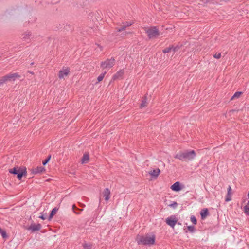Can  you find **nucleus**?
<instances>
[{
  "label": "nucleus",
  "mask_w": 249,
  "mask_h": 249,
  "mask_svg": "<svg viewBox=\"0 0 249 249\" xmlns=\"http://www.w3.org/2000/svg\"><path fill=\"white\" fill-rule=\"evenodd\" d=\"M156 236L153 233H149L144 236H138L136 240L138 244L151 246L154 244Z\"/></svg>",
  "instance_id": "obj_1"
},
{
  "label": "nucleus",
  "mask_w": 249,
  "mask_h": 249,
  "mask_svg": "<svg viewBox=\"0 0 249 249\" xmlns=\"http://www.w3.org/2000/svg\"><path fill=\"white\" fill-rule=\"evenodd\" d=\"M196 155L194 150H190L178 153L175 157L181 160H191L195 158Z\"/></svg>",
  "instance_id": "obj_2"
},
{
  "label": "nucleus",
  "mask_w": 249,
  "mask_h": 249,
  "mask_svg": "<svg viewBox=\"0 0 249 249\" xmlns=\"http://www.w3.org/2000/svg\"><path fill=\"white\" fill-rule=\"evenodd\" d=\"M144 29L150 39L157 38L160 35L159 30L156 26L144 27Z\"/></svg>",
  "instance_id": "obj_3"
},
{
  "label": "nucleus",
  "mask_w": 249,
  "mask_h": 249,
  "mask_svg": "<svg viewBox=\"0 0 249 249\" xmlns=\"http://www.w3.org/2000/svg\"><path fill=\"white\" fill-rule=\"evenodd\" d=\"M132 25L131 22H123L119 26L116 27L115 30H116V32L115 33L116 34L117 32H120L121 34L120 35L122 36H124L127 34L130 33L129 31H125L127 27L131 26Z\"/></svg>",
  "instance_id": "obj_4"
},
{
  "label": "nucleus",
  "mask_w": 249,
  "mask_h": 249,
  "mask_svg": "<svg viewBox=\"0 0 249 249\" xmlns=\"http://www.w3.org/2000/svg\"><path fill=\"white\" fill-rule=\"evenodd\" d=\"M115 60L113 57L109 59H107L105 61H102L101 63L100 67L103 69H109L114 66L115 64Z\"/></svg>",
  "instance_id": "obj_5"
},
{
  "label": "nucleus",
  "mask_w": 249,
  "mask_h": 249,
  "mask_svg": "<svg viewBox=\"0 0 249 249\" xmlns=\"http://www.w3.org/2000/svg\"><path fill=\"white\" fill-rule=\"evenodd\" d=\"M5 76L7 82H14L16 79L20 78L21 77L18 73H9Z\"/></svg>",
  "instance_id": "obj_6"
},
{
  "label": "nucleus",
  "mask_w": 249,
  "mask_h": 249,
  "mask_svg": "<svg viewBox=\"0 0 249 249\" xmlns=\"http://www.w3.org/2000/svg\"><path fill=\"white\" fill-rule=\"evenodd\" d=\"M177 221H178V219L175 215L171 216L166 219V223L168 225L171 226L172 228L174 227V226L176 225Z\"/></svg>",
  "instance_id": "obj_7"
},
{
  "label": "nucleus",
  "mask_w": 249,
  "mask_h": 249,
  "mask_svg": "<svg viewBox=\"0 0 249 249\" xmlns=\"http://www.w3.org/2000/svg\"><path fill=\"white\" fill-rule=\"evenodd\" d=\"M22 41L23 42H26V43H29L31 39L32 38V34H31V33L30 31H26L25 32H24L22 35Z\"/></svg>",
  "instance_id": "obj_8"
},
{
  "label": "nucleus",
  "mask_w": 249,
  "mask_h": 249,
  "mask_svg": "<svg viewBox=\"0 0 249 249\" xmlns=\"http://www.w3.org/2000/svg\"><path fill=\"white\" fill-rule=\"evenodd\" d=\"M150 97L151 96L148 95L147 94L145 95V96L142 98L140 105V107L141 108H143L147 107V104L150 100Z\"/></svg>",
  "instance_id": "obj_9"
},
{
  "label": "nucleus",
  "mask_w": 249,
  "mask_h": 249,
  "mask_svg": "<svg viewBox=\"0 0 249 249\" xmlns=\"http://www.w3.org/2000/svg\"><path fill=\"white\" fill-rule=\"evenodd\" d=\"M70 72V69L69 68H66L65 69H63V70L60 71L59 72V78H64L65 77L67 76Z\"/></svg>",
  "instance_id": "obj_10"
},
{
  "label": "nucleus",
  "mask_w": 249,
  "mask_h": 249,
  "mask_svg": "<svg viewBox=\"0 0 249 249\" xmlns=\"http://www.w3.org/2000/svg\"><path fill=\"white\" fill-rule=\"evenodd\" d=\"M124 73V71L123 69L120 70L113 75L112 79L113 80L122 79Z\"/></svg>",
  "instance_id": "obj_11"
},
{
  "label": "nucleus",
  "mask_w": 249,
  "mask_h": 249,
  "mask_svg": "<svg viewBox=\"0 0 249 249\" xmlns=\"http://www.w3.org/2000/svg\"><path fill=\"white\" fill-rule=\"evenodd\" d=\"M171 189L174 191L178 192L180 191L182 189V188L181 187L180 184L179 182H176L171 186Z\"/></svg>",
  "instance_id": "obj_12"
},
{
  "label": "nucleus",
  "mask_w": 249,
  "mask_h": 249,
  "mask_svg": "<svg viewBox=\"0 0 249 249\" xmlns=\"http://www.w3.org/2000/svg\"><path fill=\"white\" fill-rule=\"evenodd\" d=\"M41 227V226L40 224H32L29 229L33 231H38L40 229Z\"/></svg>",
  "instance_id": "obj_13"
},
{
  "label": "nucleus",
  "mask_w": 249,
  "mask_h": 249,
  "mask_svg": "<svg viewBox=\"0 0 249 249\" xmlns=\"http://www.w3.org/2000/svg\"><path fill=\"white\" fill-rule=\"evenodd\" d=\"M160 173V169L158 168H157V169L151 170L149 172V174L152 177H157L158 176V175H159Z\"/></svg>",
  "instance_id": "obj_14"
},
{
  "label": "nucleus",
  "mask_w": 249,
  "mask_h": 249,
  "mask_svg": "<svg viewBox=\"0 0 249 249\" xmlns=\"http://www.w3.org/2000/svg\"><path fill=\"white\" fill-rule=\"evenodd\" d=\"M110 192L108 189L106 188L103 192V196L106 201H108L110 198Z\"/></svg>",
  "instance_id": "obj_15"
},
{
  "label": "nucleus",
  "mask_w": 249,
  "mask_h": 249,
  "mask_svg": "<svg viewBox=\"0 0 249 249\" xmlns=\"http://www.w3.org/2000/svg\"><path fill=\"white\" fill-rule=\"evenodd\" d=\"M231 187L230 186H229V187L228 188V193H227V195L226 198H225V201L226 202L230 201L231 199Z\"/></svg>",
  "instance_id": "obj_16"
},
{
  "label": "nucleus",
  "mask_w": 249,
  "mask_h": 249,
  "mask_svg": "<svg viewBox=\"0 0 249 249\" xmlns=\"http://www.w3.org/2000/svg\"><path fill=\"white\" fill-rule=\"evenodd\" d=\"M45 170L44 168L42 166H38L35 168L33 170V172L34 174H38L40 173H42Z\"/></svg>",
  "instance_id": "obj_17"
},
{
  "label": "nucleus",
  "mask_w": 249,
  "mask_h": 249,
  "mask_svg": "<svg viewBox=\"0 0 249 249\" xmlns=\"http://www.w3.org/2000/svg\"><path fill=\"white\" fill-rule=\"evenodd\" d=\"M208 214L207 209H203L200 212V215L202 219H205Z\"/></svg>",
  "instance_id": "obj_18"
},
{
  "label": "nucleus",
  "mask_w": 249,
  "mask_h": 249,
  "mask_svg": "<svg viewBox=\"0 0 249 249\" xmlns=\"http://www.w3.org/2000/svg\"><path fill=\"white\" fill-rule=\"evenodd\" d=\"M243 92L241 91H237L236 92L234 95L231 97V100H233L239 98L240 96L242 94Z\"/></svg>",
  "instance_id": "obj_19"
},
{
  "label": "nucleus",
  "mask_w": 249,
  "mask_h": 249,
  "mask_svg": "<svg viewBox=\"0 0 249 249\" xmlns=\"http://www.w3.org/2000/svg\"><path fill=\"white\" fill-rule=\"evenodd\" d=\"M89 160V156L88 154H84L83 156V158L81 160V162L82 163H87Z\"/></svg>",
  "instance_id": "obj_20"
},
{
  "label": "nucleus",
  "mask_w": 249,
  "mask_h": 249,
  "mask_svg": "<svg viewBox=\"0 0 249 249\" xmlns=\"http://www.w3.org/2000/svg\"><path fill=\"white\" fill-rule=\"evenodd\" d=\"M58 209L56 208H54L52 210L50 214L49 220H51L52 219V218L56 213Z\"/></svg>",
  "instance_id": "obj_21"
},
{
  "label": "nucleus",
  "mask_w": 249,
  "mask_h": 249,
  "mask_svg": "<svg viewBox=\"0 0 249 249\" xmlns=\"http://www.w3.org/2000/svg\"><path fill=\"white\" fill-rule=\"evenodd\" d=\"M228 0H212L213 2L219 4H222L224 2H226Z\"/></svg>",
  "instance_id": "obj_22"
},
{
  "label": "nucleus",
  "mask_w": 249,
  "mask_h": 249,
  "mask_svg": "<svg viewBox=\"0 0 249 249\" xmlns=\"http://www.w3.org/2000/svg\"><path fill=\"white\" fill-rule=\"evenodd\" d=\"M6 82H7V81L5 76H4L0 78V86Z\"/></svg>",
  "instance_id": "obj_23"
},
{
  "label": "nucleus",
  "mask_w": 249,
  "mask_h": 249,
  "mask_svg": "<svg viewBox=\"0 0 249 249\" xmlns=\"http://www.w3.org/2000/svg\"><path fill=\"white\" fill-rule=\"evenodd\" d=\"M6 82H7V81L5 76H4L0 78V86Z\"/></svg>",
  "instance_id": "obj_24"
},
{
  "label": "nucleus",
  "mask_w": 249,
  "mask_h": 249,
  "mask_svg": "<svg viewBox=\"0 0 249 249\" xmlns=\"http://www.w3.org/2000/svg\"><path fill=\"white\" fill-rule=\"evenodd\" d=\"M173 46L165 48L163 50V53H169L172 51Z\"/></svg>",
  "instance_id": "obj_25"
},
{
  "label": "nucleus",
  "mask_w": 249,
  "mask_h": 249,
  "mask_svg": "<svg viewBox=\"0 0 249 249\" xmlns=\"http://www.w3.org/2000/svg\"><path fill=\"white\" fill-rule=\"evenodd\" d=\"M106 73L107 72L105 71L104 73H102L98 77L97 80L98 82H101L102 81Z\"/></svg>",
  "instance_id": "obj_26"
},
{
  "label": "nucleus",
  "mask_w": 249,
  "mask_h": 249,
  "mask_svg": "<svg viewBox=\"0 0 249 249\" xmlns=\"http://www.w3.org/2000/svg\"><path fill=\"white\" fill-rule=\"evenodd\" d=\"M19 171H20V170L17 169V168H14L9 170V172L10 173H12V174H16V175H17L18 173V172H19Z\"/></svg>",
  "instance_id": "obj_27"
},
{
  "label": "nucleus",
  "mask_w": 249,
  "mask_h": 249,
  "mask_svg": "<svg viewBox=\"0 0 249 249\" xmlns=\"http://www.w3.org/2000/svg\"><path fill=\"white\" fill-rule=\"evenodd\" d=\"M23 172L21 171H20L19 172H18V173L17 174V178H18L19 179V180H20L22 178V177H23Z\"/></svg>",
  "instance_id": "obj_28"
},
{
  "label": "nucleus",
  "mask_w": 249,
  "mask_h": 249,
  "mask_svg": "<svg viewBox=\"0 0 249 249\" xmlns=\"http://www.w3.org/2000/svg\"><path fill=\"white\" fill-rule=\"evenodd\" d=\"M190 220L191 221V222L194 224H196V223H197V220H196V218L192 215L190 217Z\"/></svg>",
  "instance_id": "obj_29"
},
{
  "label": "nucleus",
  "mask_w": 249,
  "mask_h": 249,
  "mask_svg": "<svg viewBox=\"0 0 249 249\" xmlns=\"http://www.w3.org/2000/svg\"><path fill=\"white\" fill-rule=\"evenodd\" d=\"M0 233L3 238H6L7 237L6 233L4 231L0 229Z\"/></svg>",
  "instance_id": "obj_30"
},
{
  "label": "nucleus",
  "mask_w": 249,
  "mask_h": 249,
  "mask_svg": "<svg viewBox=\"0 0 249 249\" xmlns=\"http://www.w3.org/2000/svg\"><path fill=\"white\" fill-rule=\"evenodd\" d=\"M244 211L247 214H249V206L248 205L244 207Z\"/></svg>",
  "instance_id": "obj_31"
},
{
  "label": "nucleus",
  "mask_w": 249,
  "mask_h": 249,
  "mask_svg": "<svg viewBox=\"0 0 249 249\" xmlns=\"http://www.w3.org/2000/svg\"><path fill=\"white\" fill-rule=\"evenodd\" d=\"M178 204L176 202L173 201L171 204H169L168 206L170 207L175 208L177 206Z\"/></svg>",
  "instance_id": "obj_32"
},
{
  "label": "nucleus",
  "mask_w": 249,
  "mask_h": 249,
  "mask_svg": "<svg viewBox=\"0 0 249 249\" xmlns=\"http://www.w3.org/2000/svg\"><path fill=\"white\" fill-rule=\"evenodd\" d=\"M180 46H179V45H177L175 47H173V49H172V51L175 53V52H176L177 51H178V50L180 49Z\"/></svg>",
  "instance_id": "obj_33"
},
{
  "label": "nucleus",
  "mask_w": 249,
  "mask_h": 249,
  "mask_svg": "<svg viewBox=\"0 0 249 249\" xmlns=\"http://www.w3.org/2000/svg\"><path fill=\"white\" fill-rule=\"evenodd\" d=\"M187 229L189 231H190L191 232H193L194 231V227L192 226H189L187 227Z\"/></svg>",
  "instance_id": "obj_34"
},
{
  "label": "nucleus",
  "mask_w": 249,
  "mask_h": 249,
  "mask_svg": "<svg viewBox=\"0 0 249 249\" xmlns=\"http://www.w3.org/2000/svg\"><path fill=\"white\" fill-rule=\"evenodd\" d=\"M84 249H90L91 246L90 245L85 244L83 246Z\"/></svg>",
  "instance_id": "obj_35"
},
{
  "label": "nucleus",
  "mask_w": 249,
  "mask_h": 249,
  "mask_svg": "<svg viewBox=\"0 0 249 249\" xmlns=\"http://www.w3.org/2000/svg\"><path fill=\"white\" fill-rule=\"evenodd\" d=\"M214 57L216 58V59H219L221 57V53H215L214 55H213Z\"/></svg>",
  "instance_id": "obj_36"
},
{
  "label": "nucleus",
  "mask_w": 249,
  "mask_h": 249,
  "mask_svg": "<svg viewBox=\"0 0 249 249\" xmlns=\"http://www.w3.org/2000/svg\"><path fill=\"white\" fill-rule=\"evenodd\" d=\"M50 159V156L47 159H46L45 161H44L43 162V163H42L43 165H46V164H47V163L49 161Z\"/></svg>",
  "instance_id": "obj_37"
},
{
  "label": "nucleus",
  "mask_w": 249,
  "mask_h": 249,
  "mask_svg": "<svg viewBox=\"0 0 249 249\" xmlns=\"http://www.w3.org/2000/svg\"><path fill=\"white\" fill-rule=\"evenodd\" d=\"M39 217L42 220H45L46 219V217H45L42 213H41V215L39 216Z\"/></svg>",
  "instance_id": "obj_38"
},
{
  "label": "nucleus",
  "mask_w": 249,
  "mask_h": 249,
  "mask_svg": "<svg viewBox=\"0 0 249 249\" xmlns=\"http://www.w3.org/2000/svg\"><path fill=\"white\" fill-rule=\"evenodd\" d=\"M28 72L31 73V74H33V72L31 71H29Z\"/></svg>",
  "instance_id": "obj_39"
},
{
  "label": "nucleus",
  "mask_w": 249,
  "mask_h": 249,
  "mask_svg": "<svg viewBox=\"0 0 249 249\" xmlns=\"http://www.w3.org/2000/svg\"><path fill=\"white\" fill-rule=\"evenodd\" d=\"M248 198H249V193L248 194Z\"/></svg>",
  "instance_id": "obj_40"
},
{
  "label": "nucleus",
  "mask_w": 249,
  "mask_h": 249,
  "mask_svg": "<svg viewBox=\"0 0 249 249\" xmlns=\"http://www.w3.org/2000/svg\"><path fill=\"white\" fill-rule=\"evenodd\" d=\"M31 65H34V63H33H33H32L31 64Z\"/></svg>",
  "instance_id": "obj_41"
},
{
  "label": "nucleus",
  "mask_w": 249,
  "mask_h": 249,
  "mask_svg": "<svg viewBox=\"0 0 249 249\" xmlns=\"http://www.w3.org/2000/svg\"><path fill=\"white\" fill-rule=\"evenodd\" d=\"M74 207H75V206L73 205V208H74Z\"/></svg>",
  "instance_id": "obj_42"
}]
</instances>
